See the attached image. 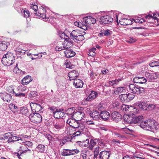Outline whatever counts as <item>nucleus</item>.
Returning <instances> with one entry per match:
<instances>
[{
    "instance_id": "46",
    "label": "nucleus",
    "mask_w": 159,
    "mask_h": 159,
    "mask_svg": "<svg viewBox=\"0 0 159 159\" xmlns=\"http://www.w3.org/2000/svg\"><path fill=\"white\" fill-rule=\"evenodd\" d=\"M70 155H73L78 154L80 152V151L77 149H70Z\"/></svg>"
},
{
    "instance_id": "61",
    "label": "nucleus",
    "mask_w": 159,
    "mask_h": 159,
    "mask_svg": "<svg viewBox=\"0 0 159 159\" xmlns=\"http://www.w3.org/2000/svg\"><path fill=\"white\" fill-rule=\"evenodd\" d=\"M90 95L92 96V98H95L97 95V93L94 91H92Z\"/></svg>"
},
{
    "instance_id": "16",
    "label": "nucleus",
    "mask_w": 159,
    "mask_h": 159,
    "mask_svg": "<svg viewBox=\"0 0 159 159\" xmlns=\"http://www.w3.org/2000/svg\"><path fill=\"white\" fill-rule=\"evenodd\" d=\"M70 38L68 37V38L65 39L64 42H62V47H60V51L64 50V49H67L69 48V47L67 45L68 43H70L72 44L73 42L70 39Z\"/></svg>"
},
{
    "instance_id": "19",
    "label": "nucleus",
    "mask_w": 159,
    "mask_h": 159,
    "mask_svg": "<svg viewBox=\"0 0 159 159\" xmlns=\"http://www.w3.org/2000/svg\"><path fill=\"white\" fill-rule=\"evenodd\" d=\"M79 73L76 70H72L68 74L70 80H75L77 79V77L79 76Z\"/></svg>"
},
{
    "instance_id": "25",
    "label": "nucleus",
    "mask_w": 159,
    "mask_h": 159,
    "mask_svg": "<svg viewBox=\"0 0 159 159\" xmlns=\"http://www.w3.org/2000/svg\"><path fill=\"white\" fill-rule=\"evenodd\" d=\"M66 50L64 52L66 57L67 58H70L74 56L75 55V53L74 51L69 49L68 48L66 49Z\"/></svg>"
},
{
    "instance_id": "15",
    "label": "nucleus",
    "mask_w": 159,
    "mask_h": 159,
    "mask_svg": "<svg viewBox=\"0 0 159 159\" xmlns=\"http://www.w3.org/2000/svg\"><path fill=\"white\" fill-rule=\"evenodd\" d=\"M111 116L112 120L116 122L120 120L122 118L121 115L117 111L113 112L111 114Z\"/></svg>"
},
{
    "instance_id": "37",
    "label": "nucleus",
    "mask_w": 159,
    "mask_h": 159,
    "mask_svg": "<svg viewBox=\"0 0 159 159\" xmlns=\"http://www.w3.org/2000/svg\"><path fill=\"white\" fill-rule=\"evenodd\" d=\"M96 141L91 139L90 142H89V149L91 150H92L94 146L96 144Z\"/></svg>"
},
{
    "instance_id": "45",
    "label": "nucleus",
    "mask_w": 159,
    "mask_h": 159,
    "mask_svg": "<svg viewBox=\"0 0 159 159\" xmlns=\"http://www.w3.org/2000/svg\"><path fill=\"white\" fill-rule=\"evenodd\" d=\"M11 136H12V132H8L4 134L3 137L2 138V139H7L10 138Z\"/></svg>"
},
{
    "instance_id": "5",
    "label": "nucleus",
    "mask_w": 159,
    "mask_h": 159,
    "mask_svg": "<svg viewBox=\"0 0 159 159\" xmlns=\"http://www.w3.org/2000/svg\"><path fill=\"white\" fill-rule=\"evenodd\" d=\"M145 75L147 81H154L157 77V74L153 72L147 71L145 73Z\"/></svg>"
},
{
    "instance_id": "30",
    "label": "nucleus",
    "mask_w": 159,
    "mask_h": 159,
    "mask_svg": "<svg viewBox=\"0 0 159 159\" xmlns=\"http://www.w3.org/2000/svg\"><path fill=\"white\" fill-rule=\"evenodd\" d=\"M32 79L30 76L27 75L24 77L22 80V84L24 85H27L32 81Z\"/></svg>"
},
{
    "instance_id": "41",
    "label": "nucleus",
    "mask_w": 159,
    "mask_h": 159,
    "mask_svg": "<svg viewBox=\"0 0 159 159\" xmlns=\"http://www.w3.org/2000/svg\"><path fill=\"white\" fill-rule=\"evenodd\" d=\"M70 149H63L61 152V155L63 156H70Z\"/></svg>"
},
{
    "instance_id": "11",
    "label": "nucleus",
    "mask_w": 159,
    "mask_h": 159,
    "mask_svg": "<svg viewBox=\"0 0 159 159\" xmlns=\"http://www.w3.org/2000/svg\"><path fill=\"white\" fill-rule=\"evenodd\" d=\"M143 116L141 115L135 116L129 122L128 120H126V121L127 122L130 123L131 124L141 123L142 122H143Z\"/></svg>"
},
{
    "instance_id": "50",
    "label": "nucleus",
    "mask_w": 159,
    "mask_h": 159,
    "mask_svg": "<svg viewBox=\"0 0 159 159\" xmlns=\"http://www.w3.org/2000/svg\"><path fill=\"white\" fill-rule=\"evenodd\" d=\"M155 107L154 105L151 104H147V110L151 111L153 110Z\"/></svg>"
},
{
    "instance_id": "29",
    "label": "nucleus",
    "mask_w": 159,
    "mask_h": 159,
    "mask_svg": "<svg viewBox=\"0 0 159 159\" xmlns=\"http://www.w3.org/2000/svg\"><path fill=\"white\" fill-rule=\"evenodd\" d=\"M137 106L140 109L143 110H147V103L145 102H138L136 103Z\"/></svg>"
},
{
    "instance_id": "24",
    "label": "nucleus",
    "mask_w": 159,
    "mask_h": 159,
    "mask_svg": "<svg viewBox=\"0 0 159 159\" xmlns=\"http://www.w3.org/2000/svg\"><path fill=\"white\" fill-rule=\"evenodd\" d=\"M73 84L74 85L76 88L82 87L84 84L83 81L79 79L75 80L73 81Z\"/></svg>"
},
{
    "instance_id": "64",
    "label": "nucleus",
    "mask_w": 159,
    "mask_h": 159,
    "mask_svg": "<svg viewBox=\"0 0 159 159\" xmlns=\"http://www.w3.org/2000/svg\"><path fill=\"white\" fill-rule=\"evenodd\" d=\"M89 152V151H88L87 149H82L81 151V154L82 155L84 154L86 155H87L88 153Z\"/></svg>"
},
{
    "instance_id": "62",
    "label": "nucleus",
    "mask_w": 159,
    "mask_h": 159,
    "mask_svg": "<svg viewBox=\"0 0 159 159\" xmlns=\"http://www.w3.org/2000/svg\"><path fill=\"white\" fill-rule=\"evenodd\" d=\"M7 91L9 93H15V92L14 91V89L13 88L10 86L8 87L7 89Z\"/></svg>"
},
{
    "instance_id": "4",
    "label": "nucleus",
    "mask_w": 159,
    "mask_h": 159,
    "mask_svg": "<svg viewBox=\"0 0 159 159\" xmlns=\"http://www.w3.org/2000/svg\"><path fill=\"white\" fill-rule=\"evenodd\" d=\"M104 107L102 106H98V110L100 111V117L104 121H107L109 120L111 116L109 112L106 111H102L104 109Z\"/></svg>"
},
{
    "instance_id": "63",
    "label": "nucleus",
    "mask_w": 159,
    "mask_h": 159,
    "mask_svg": "<svg viewBox=\"0 0 159 159\" xmlns=\"http://www.w3.org/2000/svg\"><path fill=\"white\" fill-rule=\"evenodd\" d=\"M136 41V39L133 38H130L129 39L127 40V42L128 43H132L135 42Z\"/></svg>"
},
{
    "instance_id": "48",
    "label": "nucleus",
    "mask_w": 159,
    "mask_h": 159,
    "mask_svg": "<svg viewBox=\"0 0 159 159\" xmlns=\"http://www.w3.org/2000/svg\"><path fill=\"white\" fill-rule=\"evenodd\" d=\"M90 78L91 80H93L96 78V77L97 75L96 73H94L93 71L92 70H90Z\"/></svg>"
},
{
    "instance_id": "22",
    "label": "nucleus",
    "mask_w": 159,
    "mask_h": 159,
    "mask_svg": "<svg viewBox=\"0 0 159 159\" xmlns=\"http://www.w3.org/2000/svg\"><path fill=\"white\" fill-rule=\"evenodd\" d=\"M120 24L123 25H132L133 21L129 19L123 18L120 20L119 21Z\"/></svg>"
},
{
    "instance_id": "35",
    "label": "nucleus",
    "mask_w": 159,
    "mask_h": 159,
    "mask_svg": "<svg viewBox=\"0 0 159 159\" xmlns=\"http://www.w3.org/2000/svg\"><path fill=\"white\" fill-rule=\"evenodd\" d=\"M119 97L122 102H127L128 101L127 98V94H122L120 95Z\"/></svg>"
},
{
    "instance_id": "59",
    "label": "nucleus",
    "mask_w": 159,
    "mask_h": 159,
    "mask_svg": "<svg viewBox=\"0 0 159 159\" xmlns=\"http://www.w3.org/2000/svg\"><path fill=\"white\" fill-rule=\"evenodd\" d=\"M84 36L83 35H82L81 34H80V35H79V37L77 38V39H76L75 40L76 41H82L84 39Z\"/></svg>"
},
{
    "instance_id": "12",
    "label": "nucleus",
    "mask_w": 159,
    "mask_h": 159,
    "mask_svg": "<svg viewBox=\"0 0 159 159\" xmlns=\"http://www.w3.org/2000/svg\"><path fill=\"white\" fill-rule=\"evenodd\" d=\"M0 97L4 101L9 103L12 99L11 95L7 93H0Z\"/></svg>"
},
{
    "instance_id": "32",
    "label": "nucleus",
    "mask_w": 159,
    "mask_h": 159,
    "mask_svg": "<svg viewBox=\"0 0 159 159\" xmlns=\"http://www.w3.org/2000/svg\"><path fill=\"white\" fill-rule=\"evenodd\" d=\"M123 79V78L122 77H121L120 78H118L117 79H116L115 80H113L111 81H110L109 82V86H112L115 84H118L119 83V82L120 81H122Z\"/></svg>"
},
{
    "instance_id": "8",
    "label": "nucleus",
    "mask_w": 159,
    "mask_h": 159,
    "mask_svg": "<svg viewBox=\"0 0 159 159\" xmlns=\"http://www.w3.org/2000/svg\"><path fill=\"white\" fill-rule=\"evenodd\" d=\"M25 2L22 0H16L14 4V6L16 9H19L21 10H23L24 8H25Z\"/></svg>"
},
{
    "instance_id": "47",
    "label": "nucleus",
    "mask_w": 159,
    "mask_h": 159,
    "mask_svg": "<svg viewBox=\"0 0 159 159\" xmlns=\"http://www.w3.org/2000/svg\"><path fill=\"white\" fill-rule=\"evenodd\" d=\"M101 148L98 146L95 148L94 151V157H96L98 155L99 153V152L101 151Z\"/></svg>"
},
{
    "instance_id": "57",
    "label": "nucleus",
    "mask_w": 159,
    "mask_h": 159,
    "mask_svg": "<svg viewBox=\"0 0 159 159\" xmlns=\"http://www.w3.org/2000/svg\"><path fill=\"white\" fill-rule=\"evenodd\" d=\"M21 112L24 114H27L28 112V110L26 107L22 108L21 110Z\"/></svg>"
},
{
    "instance_id": "27",
    "label": "nucleus",
    "mask_w": 159,
    "mask_h": 159,
    "mask_svg": "<svg viewBox=\"0 0 159 159\" xmlns=\"http://www.w3.org/2000/svg\"><path fill=\"white\" fill-rule=\"evenodd\" d=\"M76 144L81 148L87 147L89 146V140L88 139H87L85 141L83 142L77 141L76 142Z\"/></svg>"
},
{
    "instance_id": "28",
    "label": "nucleus",
    "mask_w": 159,
    "mask_h": 159,
    "mask_svg": "<svg viewBox=\"0 0 159 159\" xmlns=\"http://www.w3.org/2000/svg\"><path fill=\"white\" fill-rule=\"evenodd\" d=\"M1 61L2 63L5 66H10L13 63V62H11L7 57H5L4 55L2 58Z\"/></svg>"
},
{
    "instance_id": "9",
    "label": "nucleus",
    "mask_w": 159,
    "mask_h": 159,
    "mask_svg": "<svg viewBox=\"0 0 159 159\" xmlns=\"http://www.w3.org/2000/svg\"><path fill=\"white\" fill-rule=\"evenodd\" d=\"M30 106L33 113H36V112L40 111L43 108L41 105L38 103L31 102Z\"/></svg>"
},
{
    "instance_id": "38",
    "label": "nucleus",
    "mask_w": 159,
    "mask_h": 159,
    "mask_svg": "<svg viewBox=\"0 0 159 159\" xmlns=\"http://www.w3.org/2000/svg\"><path fill=\"white\" fill-rule=\"evenodd\" d=\"M95 141H96L98 144L102 147L105 146L106 143L104 140L98 139H95Z\"/></svg>"
},
{
    "instance_id": "20",
    "label": "nucleus",
    "mask_w": 159,
    "mask_h": 159,
    "mask_svg": "<svg viewBox=\"0 0 159 159\" xmlns=\"http://www.w3.org/2000/svg\"><path fill=\"white\" fill-rule=\"evenodd\" d=\"M84 19L85 23L89 25L95 23L96 21L95 18L89 16L85 17L84 18Z\"/></svg>"
},
{
    "instance_id": "39",
    "label": "nucleus",
    "mask_w": 159,
    "mask_h": 159,
    "mask_svg": "<svg viewBox=\"0 0 159 159\" xmlns=\"http://www.w3.org/2000/svg\"><path fill=\"white\" fill-rule=\"evenodd\" d=\"M36 149L40 152H43L45 150V147L44 145L39 144L36 147Z\"/></svg>"
},
{
    "instance_id": "2",
    "label": "nucleus",
    "mask_w": 159,
    "mask_h": 159,
    "mask_svg": "<svg viewBox=\"0 0 159 159\" xmlns=\"http://www.w3.org/2000/svg\"><path fill=\"white\" fill-rule=\"evenodd\" d=\"M152 122V121L147 120L142 122L139 126L144 130L154 132V129L151 125Z\"/></svg>"
},
{
    "instance_id": "10",
    "label": "nucleus",
    "mask_w": 159,
    "mask_h": 159,
    "mask_svg": "<svg viewBox=\"0 0 159 159\" xmlns=\"http://www.w3.org/2000/svg\"><path fill=\"white\" fill-rule=\"evenodd\" d=\"M78 111H75V112L72 114V116H71V117L72 118H75L77 119V120L80 121L83 119V117L84 116V113L82 111H80L79 109H78Z\"/></svg>"
},
{
    "instance_id": "42",
    "label": "nucleus",
    "mask_w": 159,
    "mask_h": 159,
    "mask_svg": "<svg viewBox=\"0 0 159 159\" xmlns=\"http://www.w3.org/2000/svg\"><path fill=\"white\" fill-rule=\"evenodd\" d=\"M75 108L72 107L68 108L66 111L67 114L69 115L72 116V114L75 112Z\"/></svg>"
},
{
    "instance_id": "56",
    "label": "nucleus",
    "mask_w": 159,
    "mask_h": 159,
    "mask_svg": "<svg viewBox=\"0 0 159 159\" xmlns=\"http://www.w3.org/2000/svg\"><path fill=\"white\" fill-rule=\"evenodd\" d=\"M103 34L105 36H109L111 34L110 31L109 30H102Z\"/></svg>"
},
{
    "instance_id": "52",
    "label": "nucleus",
    "mask_w": 159,
    "mask_h": 159,
    "mask_svg": "<svg viewBox=\"0 0 159 159\" xmlns=\"http://www.w3.org/2000/svg\"><path fill=\"white\" fill-rule=\"evenodd\" d=\"M74 24L75 25L77 26L78 27H80V28H81L84 30H85V29L84 28H83V27H85L86 29H87V28L85 26L83 25H82V24L80 22L76 21L74 22Z\"/></svg>"
},
{
    "instance_id": "23",
    "label": "nucleus",
    "mask_w": 159,
    "mask_h": 159,
    "mask_svg": "<svg viewBox=\"0 0 159 159\" xmlns=\"http://www.w3.org/2000/svg\"><path fill=\"white\" fill-rule=\"evenodd\" d=\"M40 10L39 11L40 12L38 13L39 14V15L37 14V16H40L43 19H48L49 17L46 16V9L44 7H42L40 8Z\"/></svg>"
},
{
    "instance_id": "1",
    "label": "nucleus",
    "mask_w": 159,
    "mask_h": 159,
    "mask_svg": "<svg viewBox=\"0 0 159 159\" xmlns=\"http://www.w3.org/2000/svg\"><path fill=\"white\" fill-rule=\"evenodd\" d=\"M129 91L134 94H143L145 92L144 88L135 84H130L129 85Z\"/></svg>"
},
{
    "instance_id": "13",
    "label": "nucleus",
    "mask_w": 159,
    "mask_h": 159,
    "mask_svg": "<svg viewBox=\"0 0 159 159\" xmlns=\"http://www.w3.org/2000/svg\"><path fill=\"white\" fill-rule=\"evenodd\" d=\"M90 116L92 117L93 120H97L99 119L100 116V112L97 110H93L88 112Z\"/></svg>"
},
{
    "instance_id": "44",
    "label": "nucleus",
    "mask_w": 159,
    "mask_h": 159,
    "mask_svg": "<svg viewBox=\"0 0 159 159\" xmlns=\"http://www.w3.org/2000/svg\"><path fill=\"white\" fill-rule=\"evenodd\" d=\"M28 150H26L24 151H23L22 152H21V151H19L17 152H15V154L16 156H17L19 159H22L20 157L22 153L25 152L26 151H28Z\"/></svg>"
},
{
    "instance_id": "49",
    "label": "nucleus",
    "mask_w": 159,
    "mask_h": 159,
    "mask_svg": "<svg viewBox=\"0 0 159 159\" xmlns=\"http://www.w3.org/2000/svg\"><path fill=\"white\" fill-rule=\"evenodd\" d=\"M134 97V95L131 93H129L127 94V98L128 102H129L132 100Z\"/></svg>"
},
{
    "instance_id": "40",
    "label": "nucleus",
    "mask_w": 159,
    "mask_h": 159,
    "mask_svg": "<svg viewBox=\"0 0 159 159\" xmlns=\"http://www.w3.org/2000/svg\"><path fill=\"white\" fill-rule=\"evenodd\" d=\"M22 15L24 17L27 18L29 17L30 16V12L27 10H21Z\"/></svg>"
},
{
    "instance_id": "34",
    "label": "nucleus",
    "mask_w": 159,
    "mask_h": 159,
    "mask_svg": "<svg viewBox=\"0 0 159 159\" xmlns=\"http://www.w3.org/2000/svg\"><path fill=\"white\" fill-rule=\"evenodd\" d=\"M125 87H120L116 88L114 90L115 94H117L121 93L122 92L125 91Z\"/></svg>"
},
{
    "instance_id": "60",
    "label": "nucleus",
    "mask_w": 159,
    "mask_h": 159,
    "mask_svg": "<svg viewBox=\"0 0 159 159\" xmlns=\"http://www.w3.org/2000/svg\"><path fill=\"white\" fill-rule=\"evenodd\" d=\"M15 96L16 97H25V94L23 93L19 92L18 93H14Z\"/></svg>"
},
{
    "instance_id": "26",
    "label": "nucleus",
    "mask_w": 159,
    "mask_h": 159,
    "mask_svg": "<svg viewBox=\"0 0 159 159\" xmlns=\"http://www.w3.org/2000/svg\"><path fill=\"white\" fill-rule=\"evenodd\" d=\"M9 45L10 43L8 42L5 41H0V50L2 51H5Z\"/></svg>"
},
{
    "instance_id": "31",
    "label": "nucleus",
    "mask_w": 159,
    "mask_h": 159,
    "mask_svg": "<svg viewBox=\"0 0 159 159\" xmlns=\"http://www.w3.org/2000/svg\"><path fill=\"white\" fill-rule=\"evenodd\" d=\"M4 55L5 57H6V58L7 57L11 62H13V63H14L15 58L12 53L10 52H7L6 54H4Z\"/></svg>"
},
{
    "instance_id": "58",
    "label": "nucleus",
    "mask_w": 159,
    "mask_h": 159,
    "mask_svg": "<svg viewBox=\"0 0 159 159\" xmlns=\"http://www.w3.org/2000/svg\"><path fill=\"white\" fill-rule=\"evenodd\" d=\"M22 143L24 144V145L27 146L29 147H31L33 145L32 143L30 141H26L25 142H22Z\"/></svg>"
},
{
    "instance_id": "18",
    "label": "nucleus",
    "mask_w": 159,
    "mask_h": 159,
    "mask_svg": "<svg viewBox=\"0 0 159 159\" xmlns=\"http://www.w3.org/2000/svg\"><path fill=\"white\" fill-rule=\"evenodd\" d=\"M81 33L80 30H73L72 32L70 33V37L71 39L73 40L74 41L77 39Z\"/></svg>"
},
{
    "instance_id": "6",
    "label": "nucleus",
    "mask_w": 159,
    "mask_h": 159,
    "mask_svg": "<svg viewBox=\"0 0 159 159\" xmlns=\"http://www.w3.org/2000/svg\"><path fill=\"white\" fill-rule=\"evenodd\" d=\"M79 121L75 119L74 118L71 117L70 119H68L66 122L70 126L74 128H77L79 127L80 125Z\"/></svg>"
},
{
    "instance_id": "17",
    "label": "nucleus",
    "mask_w": 159,
    "mask_h": 159,
    "mask_svg": "<svg viewBox=\"0 0 159 159\" xmlns=\"http://www.w3.org/2000/svg\"><path fill=\"white\" fill-rule=\"evenodd\" d=\"M111 153V152L109 151H102L99 154V158L100 159H108Z\"/></svg>"
},
{
    "instance_id": "51",
    "label": "nucleus",
    "mask_w": 159,
    "mask_h": 159,
    "mask_svg": "<svg viewBox=\"0 0 159 159\" xmlns=\"http://www.w3.org/2000/svg\"><path fill=\"white\" fill-rule=\"evenodd\" d=\"M12 138L13 142L16 141H19L20 142V143H21V142L22 141V139L21 138L19 137H16V136H14L13 134Z\"/></svg>"
},
{
    "instance_id": "55",
    "label": "nucleus",
    "mask_w": 159,
    "mask_h": 159,
    "mask_svg": "<svg viewBox=\"0 0 159 159\" xmlns=\"http://www.w3.org/2000/svg\"><path fill=\"white\" fill-rule=\"evenodd\" d=\"M27 87L24 86H20L18 88V90L19 92H24L27 89Z\"/></svg>"
},
{
    "instance_id": "43",
    "label": "nucleus",
    "mask_w": 159,
    "mask_h": 159,
    "mask_svg": "<svg viewBox=\"0 0 159 159\" xmlns=\"http://www.w3.org/2000/svg\"><path fill=\"white\" fill-rule=\"evenodd\" d=\"M68 37L67 35L66 34L62 31H61L60 30V42H63V41L66 38L65 37Z\"/></svg>"
},
{
    "instance_id": "53",
    "label": "nucleus",
    "mask_w": 159,
    "mask_h": 159,
    "mask_svg": "<svg viewBox=\"0 0 159 159\" xmlns=\"http://www.w3.org/2000/svg\"><path fill=\"white\" fill-rule=\"evenodd\" d=\"M59 112L60 109H59V110H58V109H57L55 111L53 112L54 118L57 119L60 118V115L59 114Z\"/></svg>"
},
{
    "instance_id": "54",
    "label": "nucleus",
    "mask_w": 159,
    "mask_h": 159,
    "mask_svg": "<svg viewBox=\"0 0 159 159\" xmlns=\"http://www.w3.org/2000/svg\"><path fill=\"white\" fill-rule=\"evenodd\" d=\"M82 131L81 130L78 131L75 133H74L73 135L71 136V139H72L73 137L80 136L82 134Z\"/></svg>"
},
{
    "instance_id": "21",
    "label": "nucleus",
    "mask_w": 159,
    "mask_h": 159,
    "mask_svg": "<svg viewBox=\"0 0 159 159\" xmlns=\"http://www.w3.org/2000/svg\"><path fill=\"white\" fill-rule=\"evenodd\" d=\"M133 81L135 83L144 84L147 82V80L144 77L136 76L134 78Z\"/></svg>"
},
{
    "instance_id": "7",
    "label": "nucleus",
    "mask_w": 159,
    "mask_h": 159,
    "mask_svg": "<svg viewBox=\"0 0 159 159\" xmlns=\"http://www.w3.org/2000/svg\"><path fill=\"white\" fill-rule=\"evenodd\" d=\"M113 21V19L111 18V16L108 15L102 16L99 20V21L102 24L110 23Z\"/></svg>"
},
{
    "instance_id": "3",
    "label": "nucleus",
    "mask_w": 159,
    "mask_h": 159,
    "mask_svg": "<svg viewBox=\"0 0 159 159\" xmlns=\"http://www.w3.org/2000/svg\"><path fill=\"white\" fill-rule=\"evenodd\" d=\"M31 122L34 123H39L42 121L41 115L39 113H33L29 116Z\"/></svg>"
},
{
    "instance_id": "36",
    "label": "nucleus",
    "mask_w": 159,
    "mask_h": 159,
    "mask_svg": "<svg viewBox=\"0 0 159 159\" xmlns=\"http://www.w3.org/2000/svg\"><path fill=\"white\" fill-rule=\"evenodd\" d=\"M150 66L152 67L159 66V60L157 61H152L149 63Z\"/></svg>"
},
{
    "instance_id": "33",
    "label": "nucleus",
    "mask_w": 159,
    "mask_h": 159,
    "mask_svg": "<svg viewBox=\"0 0 159 159\" xmlns=\"http://www.w3.org/2000/svg\"><path fill=\"white\" fill-rule=\"evenodd\" d=\"M22 47V45H20L19 47L16 48L14 50L17 54H25V50L22 49L21 48Z\"/></svg>"
},
{
    "instance_id": "14",
    "label": "nucleus",
    "mask_w": 159,
    "mask_h": 159,
    "mask_svg": "<svg viewBox=\"0 0 159 159\" xmlns=\"http://www.w3.org/2000/svg\"><path fill=\"white\" fill-rule=\"evenodd\" d=\"M120 107L121 110L123 111H129V109H130V110L133 109L134 110L133 111L134 113H136L138 111V110L136 107H135L130 106L129 107V106L125 104H122Z\"/></svg>"
}]
</instances>
